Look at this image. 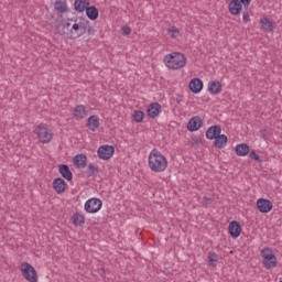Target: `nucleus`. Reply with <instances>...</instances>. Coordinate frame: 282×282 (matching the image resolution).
Instances as JSON below:
<instances>
[{
	"mask_svg": "<svg viewBox=\"0 0 282 282\" xmlns=\"http://www.w3.org/2000/svg\"><path fill=\"white\" fill-rule=\"evenodd\" d=\"M204 204H206L207 206H210V204H213V202H215V199H213V197H203Z\"/></svg>",
	"mask_w": 282,
	"mask_h": 282,
	"instance_id": "36",
	"label": "nucleus"
},
{
	"mask_svg": "<svg viewBox=\"0 0 282 282\" xmlns=\"http://www.w3.org/2000/svg\"><path fill=\"white\" fill-rule=\"evenodd\" d=\"M86 127L89 129V131H96L97 129H100V118H98L96 115L90 116L87 119Z\"/></svg>",
	"mask_w": 282,
	"mask_h": 282,
	"instance_id": "16",
	"label": "nucleus"
},
{
	"mask_svg": "<svg viewBox=\"0 0 282 282\" xmlns=\"http://www.w3.org/2000/svg\"><path fill=\"white\" fill-rule=\"evenodd\" d=\"M207 88L209 94H212V96H217L218 94H221L223 86L220 82L215 80V82H209Z\"/></svg>",
	"mask_w": 282,
	"mask_h": 282,
	"instance_id": "21",
	"label": "nucleus"
},
{
	"mask_svg": "<svg viewBox=\"0 0 282 282\" xmlns=\"http://www.w3.org/2000/svg\"><path fill=\"white\" fill-rule=\"evenodd\" d=\"M133 120L134 122H142V120H144V112L141 110H135L133 112Z\"/></svg>",
	"mask_w": 282,
	"mask_h": 282,
	"instance_id": "32",
	"label": "nucleus"
},
{
	"mask_svg": "<svg viewBox=\"0 0 282 282\" xmlns=\"http://www.w3.org/2000/svg\"><path fill=\"white\" fill-rule=\"evenodd\" d=\"M243 23H250V13L245 12L242 15Z\"/></svg>",
	"mask_w": 282,
	"mask_h": 282,
	"instance_id": "37",
	"label": "nucleus"
},
{
	"mask_svg": "<svg viewBox=\"0 0 282 282\" xmlns=\"http://www.w3.org/2000/svg\"><path fill=\"white\" fill-rule=\"evenodd\" d=\"M257 208L260 213L268 214L274 208V205L268 198H259L257 200Z\"/></svg>",
	"mask_w": 282,
	"mask_h": 282,
	"instance_id": "9",
	"label": "nucleus"
},
{
	"mask_svg": "<svg viewBox=\"0 0 282 282\" xmlns=\"http://www.w3.org/2000/svg\"><path fill=\"white\" fill-rule=\"evenodd\" d=\"M229 235L232 239H237L241 235V224L239 221L232 220L228 226Z\"/></svg>",
	"mask_w": 282,
	"mask_h": 282,
	"instance_id": "13",
	"label": "nucleus"
},
{
	"mask_svg": "<svg viewBox=\"0 0 282 282\" xmlns=\"http://www.w3.org/2000/svg\"><path fill=\"white\" fill-rule=\"evenodd\" d=\"M85 12L89 21H96V19L100 17V12L98 11V8H96L95 6H88Z\"/></svg>",
	"mask_w": 282,
	"mask_h": 282,
	"instance_id": "22",
	"label": "nucleus"
},
{
	"mask_svg": "<svg viewBox=\"0 0 282 282\" xmlns=\"http://www.w3.org/2000/svg\"><path fill=\"white\" fill-rule=\"evenodd\" d=\"M235 151L239 158H246L250 153V145L248 143H239L236 145Z\"/></svg>",
	"mask_w": 282,
	"mask_h": 282,
	"instance_id": "19",
	"label": "nucleus"
},
{
	"mask_svg": "<svg viewBox=\"0 0 282 282\" xmlns=\"http://www.w3.org/2000/svg\"><path fill=\"white\" fill-rule=\"evenodd\" d=\"M228 144V137L226 134H219L214 139V147L216 149H224Z\"/></svg>",
	"mask_w": 282,
	"mask_h": 282,
	"instance_id": "25",
	"label": "nucleus"
},
{
	"mask_svg": "<svg viewBox=\"0 0 282 282\" xmlns=\"http://www.w3.org/2000/svg\"><path fill=\"white\" fill-rule=\"evenodd\" d=\"M177 102H180V99H177Z\"/></svg>",
	"mask_w": 282,
	"mask_h": 282,
	"instance_id": "42",
	"label": "nucleus"
},
{
	"mask_svg": "<svg viewBox=\"0 0 282 282\" xmlns=\"http://www.w3.org/2000/svg\"><path fill=\"white\" fill-rule=\"evenodd\" d=\"M54 8L56 10V12H61L62 14L67 12V2L63 1V0H57L54 3Z\"/></svg>",
	"mask_w": 282,
	"mask_h": 282,
	"instance_id": "27",
	"label": "nucleus"
},
{
	"mask_svg": "<svg viewBox=\"0 0 282 282\" xmlns=\"http://www.w3.org/2000/svg\"><path fill=\"white\" fill-rule=\"evenodd\" d=\"M75 120H83L87 118V108L83 105H78L74 108Z\"/></svg>",
	"mask_w": 282,
	"mask_h": 282,
	"instance_id": "20",
	"label": "nucleus"
},
{
	"mask_svg": "<svg viewBox=\"0 0 282 282\" xmlns=\"http://www.w3.org/2000/svg\"><path fill=\"white\" fill-rule=\"evenodd\" d=\"M73 164L77 166V169H85L87 166V155L77 154L73 159Z\"/></svg>",
	"mask_w": 282,
	"mask_h": 282,
	"instance_id": "23",
	"label": "nucleus"
},
{
	"mask_svg": "<svg viewBox=\"0 0 282 282\" xmlns=\"http://www.w3.org/2000/svg\"><path fill=\"white\" fill-rule=\"evenodd\" d=\"M162 112V106L159 102H152L147 109L149 118H158Z\"/></svg>",
	"mask_w": 282,
	"mask_h": 282,
	"instance_id": "12",
	"label": "nucleus"
},
{
	"mask_svg": "<svg viewBox=\"0 0 282 282\" xmlns=\"http://www.w3.org/2000/svg\"><path fill=\"white\" fill-rule=\"evenodd\" d=\"M249 158L251 160H254V162H258V163L263 162V159H261V156H259V154H257V151H254V150L249 152Z\"/></svg>",
	"mask_w": 282,
	"mask_h": 282,
	"instance_id": "33",
	"label": "nucleus"
},
{
	"mask_svg": "<svg viewBox=\"0 0 282 282\" xmlns=\"http://www.w3.org/2000/svg\"><path fill=\"white\" fill-rule=\"evenodd\" d=\"M177 102H180V99H177Z\"/></svg>",
	"mask_w": 282,
	"mask_h": 282,
	"instance_id": "41",
	"label": "nucleus"
},
{
	"mask_svg": "<svg viewBox=\"0 0 282 282\" xmlns=\"http://www.w3.org/2000/svg\"><path fill=\"white\" fill-rule=\"evenodd\" d=\"M98 173H99L98 166H96L94 163H89L86 171L87 177H96Z\"/></svg>",
	"mask_w": 282,
	"mask_h": 282,
	"instance_id": "29",
	"label": "nucleus"
},
{
	"mask_svg": "<svg viewBox=\"0 0 282 282\" xmlns=\"http://www.w3.org/2000/svg\"><path fill=\"white\" fill-rule=\"evenodd\" d=\"M23 279L29 282H39V276L36 275V269L28 262H23L20 267Z\"/></svg>",
	"mask_w": 282,
	"mask_h": 282,
	"instance_id": "6",
	"label": "nucleus"
},
{
	"mask_svg": "<svg viewBox=\"0 0 282 282\" xmlns=\"http://www.w3.org/2000/svg\"><path fill=\"white\" fill-rule=\"evenodd\" d=\"M196 142H200V140H199V139H197V140H196Z\"/></svg>",
	"mask_w": 282,
	"mask_h": 282,
	"instance_id": "40",
	"label": "nucleus"
},
{
	"mask_svg": "<svg viewBox=\"0 0 282 282\" xmlns=\"http://www.w3.org/2000/svg\"><path fill=\"white\" fill-rule=\"evenodd\" d=\"M148 166L152 173H164L169 169V160L158 149H153L148 158Z\"/></svg>",
	"mask_w": 282,
	"mask_h": 282,
	"instance_id": "1",
	"label": "nucleus"
},
{
	"mask_svg": "<svg viewBox=\"0 0 282 282\" xmlns=\"http://www.w3.org/2000/svg\"><path fill=\"white\" fill-rule=\"evenodd\" d=\"M115 152L113 145H101L97 151V155L100 160H111Z\"/></svg>",
	"mask_w": 282,
	"mask_h": 282,
	"instance_id": "8",
	"label": "nucleus"
},
{
	"mask_svg": "<svg viewBox=\"0 0 282 282\" xmlns=\"http://www.w3.org/2000/svg\"><path fill=\"white\" fill-rule=\"evenodd\" d=\"M207 259L209 265H213V268H215V265H217V261H219V254H217L216 252H209Z\"/></svg>",
	"mask_w": 282,
	"mask_h": 282,
	"instance_id": "30",
	"label": "nucleus"
},
{
	"mask_svg": "<svg viewBox=\"0 0 282 282\" xmlns=\"http://www.w3.org/2000/svg\"><path fill=\"white\" fill-rule=\"evenodd\" d=\"M74 226H83L85 224V216L79 213H75L72 217Z\"/></svg>",
	"mask_w": 282,
	"mask_h": 282,
	"instance_id": "28",
	"label": "nucleus"
},
{
	"mask_svg": "<svg viewBox=\"0 0 282 282\" xmlns=\"http://www.w3.org/2000/svg\"><path fill=\"white\" fill-rule=\"evenodd\" d=\"M204 89V82L199 78H193L189 82V90L192 94H199Z\"/></svg>",
	"mask_w": 282,
	"mask_h": 282,
	"instance_id": "17",
	"label": "nucleus"
},
{
	"mask_svg": "<svg viewBox=\"0 0 282 282\" xmlns=\"http://www.w3.org/2000/svg\"><path fill=\"white\" fill-rule=\"evenodd\" d=\"M260 25L264 32H274V22H272L269 18H262L260 20Z\"/></svg>",
	"mask_w": 282,
	"mask_h": 282,
	"instance_id": "26",
	"label": "nucleus"
},
{
	"mask_svg": "<svg viewBox=\"0 0 282 282\" xmlns=\"http://www.w3.org/2000/svg\"><path fill=\"white\" fill-rule=\"evenodd\" d=\"M167 34H170L171 39H177L180 36V29L177 26H171L167 30Z\"/></svg>",
	"mask_w": 282,
	"mask_h": 282,
	"instance_id": "31",
	"label": "nucleus"
},
{
	"mask_svg": "<svg viewBox=\"0 0 282 282\" xmlns=\"http://www.w3.org/2000/svg\"><path fill=\"white\" fill-rule=\"evenodd\" d=\"M86 32H87V34H88L89 36H91V34H94V32H95L94 28H91V26L89 25V23H87Z\"/></svg>",
	"mask_w": 282,
	"mask_h": 282,
	"instance_id": "38",
	"label": "nucleus"
},
{
	"mask_svg": "<svg viewBox=\"0 0 282 282\" xmlns=\"http://www.w3.org/2000/svg\"><path fill=\"white\" fill-rule=\"evenodd\" d=\"M34 133L37 137V140L42 144H50L52 142V130L47 129V124L40 123L35 129Z\"/></svg>",
	"mask_w": 282,
	"mask_h": 282,
	"instance_id": "5",
	"label": "nucleus"
},
{
	"mask_svg": "<svg viewBox=\"0 0 282 282\" xmlns=\"http://www.w3.org/2000/svg\"><path fill=\"white\" fill-rule=\"evenodd\" d=\"M121 33H122L123 36H129V34H131V28L122 26L121 28Z\"/></svg>",
	"mask_w": 282,
	"mask_h": 282,
	"instance_id": "34",
	"label": "nucleus"
},
{
	"mask_svg": "<svg viewBox=\"0 0 282 282\" xmlns=\"http://www.w3.org/2000/svg\"><path fill=\"white\" fill-rule=\"evenodd\" d=\"M84 208L86 213L96 214L100 210V208H102V200L99 198H89L85 203Z\"/></svg>",
	"mask_w": 282,
	"mask_h": 282,
	"instance_id": "7",
	"label": "nucleus"
},
{
	"mask_svg": "<svg viewBox=\"0 0 282 282\" xmlns=\"http://www.w3.org/2000/svg\"><path fill=\"white\" fill-rule=\"evenodd\" d=\"M260 257L262 258V265L265 270H274L279 265V260H276L274 251L269 247L261 250Z\"/></svg>",
	"mask_w": 282,
	"mask_h": 282,
	"instance_id": "4",
	"label": "nucleus"
},
{
	"mask_svg": "<svg viewBox=\"0 0 282 282\" xmlns=\"http://www.w3.org/2000/svg\"><path fill=\"white\" fill-rule=\"evenodd\" d=\"M262 135L267 133V130H261Z\"/></svg>",
	"mask_w": 282,
	"mask_h": 282,
	"instance_id": "39",
	"label": "nucleus"
},
{
	"mask_svg": "<svg viewBox=\"0 0 282 282\" xmlns=\"http://www.w3.org/2000/svg\"><path fill=\"white\" fill-rule=\"evenodd\" d=\"M243 8H249L252 0H238Z\"/></svg>",
	"mask_w": 282,
	"mask_h": 282,
	"instance_id": "35",
	"label": "nucleus"
},
{
	"mask_svg": "<svg viewBox=\"0 0 282 282\" xmlns=\"http://www.w3.org/2000/svg\"><path fill=\"white\" fill-rule=\"evenodd\" d=\"M202 127H204V121L202 120V117H199V116H195V117L191 118L187 123V129L192 132L199 131V129H202Z\"/></svg>",
	"mask_w": 282,
	"mask_h": 282,
	"instance_id": "11",
	"label": "nucleus"
},
{
	"mask_svg": "<svg viewBox=\"0 0 282 282\" xmlns=\"http://www.w3.org/2000/svg\"><path fill=\"white\" fill-rule=\"evenodd\" d=\"M243 10V6L239 0H231L228 4V11L232 17H239Z\"/></svg>",
	"mask_w": 282,
	"mask_h": 282,
	"instance_id": "10",
	"label": "nucleus"
},
{
	"mask_svg": "<svg viewBox=\"0 0 282 282\" xmlns=\"http://www.w3.org/2000/svg\"><path fill=\"white\" fill-rule=\"evenodd\" d=\"M89 6V0H75L74 10L75 12L83 13L87 10Z\"/></svg>",
	"mask_w": 282,
	"mask_h": 282,
	"instance_id": "24",
	"label": "nucleus"
},
{
	"mask_svg": "<svg viewBox=\"0 0 282 282\" xmlns=\"http://www.w3.org/2000/svg\"><path fill=\"white\" fill-rule=\"evenodd\" d=\"M58 173L64 180H66V182H72V180H74V174L72 173V170H69V165L67 164L58 165Z\"/></svg>",
	"mask_w": 282,
	"mask_h": 282,
	"instance_id": "14",
	"label": "nucleus"
},
{
	"mask_svg": "<svg viewBox=\"0 0 282 282\" xmlns=\"http://www.w3.org/2000/svg\"><path fill=\"white\" fill-rule=\"evenodd\" d=\"M87 23H89V20L85 18H80L79 21L73 25L69 22H65L62 25L59 34L65 35L67 32H69V39H80V36L87 34Z\"/></svg>",
	"mask_w": 282,
	"mask_h": 282,
	"instance_id": "2",
	"label": "nucleus"
},
{
	"mask_svg": "<svg viewBox=\"0 0 282 282\" xmlns=\"http://www.w3.org/2000/svg\"><path fill=\"white\" fill-rule=\"evenodd\" d=\"M66 186L67 183H65V180L62 177H56L53 180V188L57 195H63V193H65Z\"/></svg>",
	"mask_w": 282,
	"mask_h": 282,
	"instance_id": "15",
	"label": "nucleus"
},
{
	"mask_svg": "<svg viewBox=\"0 0 282 282\" xmlns=\"http://www.w3.org/2000/svg\"><path fill=\"white\" fill-rule=\"evenodd\" d=\"M280 282H282V280Z\"/></svg>",
	"mask_w": 282,
	"mask_h": 282,
	"instance_id": "43",
	"label": "nucleus"
},
{
	"mask_svg": "<svg viewBox=\"0 0 282 282\" xmlns=\"http://www.w3.org/2000/svg\"><path fill=\"white\" fill-rule=\"evenodd\" d=\"M219 134H221V126H212L206 131L207 140H215Z\"/></svg>",
	"mask_w": 282,
	"mask_h": 282,
	"instance_id": "18",
	"label": "nucleus"
},
{
	"mask_svg": "<svg viewBox=\"0 0 282 282\" xmlns=\"http://www.w3.org/2000/svg\"><path fill=\"white\" fill-rule=\"evenodd\" d=\"M164 63L169 69H182V67H186V55L173 52L165 55Z\"/></svg>",
	"mask_w": 282,
	"mask_h": 282,
	"instance_id": "3",
	"label": "nucleus"
}]
</instances>
